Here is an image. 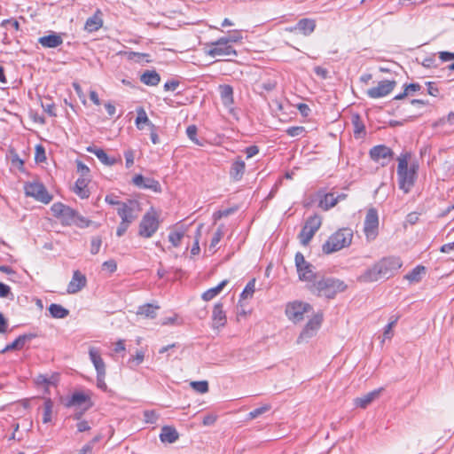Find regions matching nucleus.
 <instances>
[{
	"mask_svg": "<svg viewBox=\"0 0 454 454\" xmlns=\"http://www.w3.org/2000/svg\"><path fill=\"white\" fill-rule=\"evenodd\" d=\"M347 286L343 281L333 278H323L315 280L309 286L311 293L317 296H324L327 299H333L334 296L346 289Z\"/></svg>",
	"mask_w": 454,
	"mask_h": 454,
	"instance_id": "nucleus-1",
	"label": "nucleus"
},
{
	"mask_svg": "<svg viewBox=\"0 0 454 454\" xmlns=\"http://www.w3.org/2000/svg\"><path fill=\"white\" fill-rule=\"evenodd\" d=\"M353 239V231L349 228H341L332 234L322 247V251L330 254L348 247Z\"/></svg>",
	"mask_w": 454,
	"mask_h": 454,
	"instance_id": "nucleus-2",
	"label": "nucleus"
},
{
	"mask_svg": "<svg viewBox=\"0 0 454 454\" xmlns=\"http://www.w3.org/2000/svg\"><path fill=\"white\" fill-rule=\"evenodd\" d=\"M410 158L411 153H403L397 158L398 187L405 193L411 190L417 179V176L408 170V160Z\"/></svg>",
	"mask_w": 454,
	"mask_h": 454,
	"instance_id": "nucleus-3",
	"label": "nucleus"
},
{
	"mask_svg": "<svg viewBox=\"0 0 454 454\" xmlns=\"http://www.w3.org/2000/svg\"><path fill=\"white\" fill-rule=\"evenodd\" d=\"M312 306L301 301H290L286 305L285 313L289 320L299 323L304 319V314L312 311Z\"/></svg>",
	"mask_w": 454,
	"mask_h": 454,
	"instance_id": "nucleus-4",
	"label": "nucleus"
},
{
	"mask_svg": "<svg viewBox=\"0 0 454 454\" xmlns=\"http://www.w3.org/2000/svg\"><path fill=\"white\" fill-rule=\"evenodd\" d=\"M322 224V218L318 215L309 216L298 235L299 240L302 246H307L318 231Z\"/></svg>",
	"mask_w": 454,
	"mask_h": 454,
	"instance_id": "nucleus-5",
	"label": "nucleus"
},
{
	"mask_svg": "<svg viewBox=\"0 0 454 454\" xmlns=\"http://www.w3.org/2000/svg\"><path fill=\"white\" fill-rule=\"evenodd\" d=\"M160 225L157 214L152 210L147 212L139 223L138 234L144 238H151Z\"/></svg>",
	"mask_w": 454,
	"mask_h": 454,
	"instance_id": "nucleus-6",
	"label": "nucleus"
},
{
	"mask_svg": "<svg viewBox=\"0 0 454 454\" xmlns=\"http://www.w3.org/2000/svg\"><path fill=\"white\" fill-rule=\"evenodd\" d=\"M294 261L301 280L311 282L315 279L314 266L305 260L304 255L301 252L295 254Z\"/></svg>",
	"mask_w": 454,
	"mask_h": 454,
	"instance_id": "nucleus-7",
	"label": "nucleus"
},
{
	"mask_svg": "<svg viewBox=\"0 0 454 454\" xmlns=\"http://www.w3.org/2000/svg\"><path fill=\"white\" fill-rule=\"evenodd\" d=\"M206 54L212 58L238 56L235 49L231 44L226 43V41H223V39L221 38L215 42L211 43V47L206 51Z\"/></svg>",
	"mask_w": 454,
	"mask_h": 454,
	"instance_id": "nucleus-8",
	"label": "nucleus"
},
{
	"mask_svg": "<svg viewBox=\"0 0 454 454\" xmlns=\"http://www.w3.org/2000/svg\"><path fill=\"white\" fill-rule=\"evenodd\" d=\"M25 193L28 197L48 204L51 201L52 196L48 192L45 186L41 183H29L25 185Z\"/></svg>",
	"mask_w": 454,
	"mask_h": 454,
	"instance_id": "nucleus-9",
	"label": "nucleus"
},
{
	"mask_svg": "<svg viewBox=\"0 0 454 454\" xmlns=\"http://www.w3.org/2000/svg\"><path fill=\"white\" fill-rule=\"evenodd\" d=\"M51 210L52 212V215L60 219L62 223L65 225H72L74 223V218L76 216V210L73 209L72 207L61 203L57 202L54 203Z\"/></svg>",
	"mask_w": 454,
	"mask_h": 454,
	"instance_id": "nucleus-10",
	"label": "nucleus"
},
{
	"mask_svg": "<svg viewBox=\"0 0 454 454\" xmlns=\"http://www.w3.org/2000/svg\"><path fill=\"white\" fill-rule=\"evenodd\" d=\"M379 215L374 207L367 210L364 223V231L368 239H374L378 234Z\"/></svg>",
	"mask_w": 454,
	"mask_h": 454,
	"instance_id": "nucleus-11",
	"label": "nucleus"
},
{
	"mask_svg": "<svg viewBox=\"0 0 454 454\" xmlns=\"http://www.w3.org/2000/svg\"><path fill=\"white\" fill-rule=\"evenodd\" d=\"M369 154L372 160L376 162L380 161L382 167L387 166L394 156L393 151L384 145L373 146L371 148Z\"/></svg>",
	"mask_w": 454,
	"mask_h": 454,
	"instance_id": "nucleus-12",
	"label": "nucleus"
},
{
	"mask_svg": "<svg viewBox=\"0 0 454 454\" xmlns=\"http://www.w3.org/2000/svg\"><path fill=\"white\" fill-rule=\"evenodd\" d=\"M395 81L383 80L380 81L376 87L371 88L366 94L371 98H380L387 96L395 87Z\"/></svg>",
	"mask_w": 454,
	"mask_h": 454,
	"instance_id": "nucleus-13",
	"label": "nucleus"
},
{
	"mask_svg": "<svg viewBox=\"0 0 454 454\" xmlns=\"http://www.w3.org/2000/svg\"><path fill=\"white\" fill-rule=\"evenodd\" d=\"M132 184L139 189L151 190L154 192H161V185L159 181L152 177H145L141 174H137L133 176Z\"/></svg>",
	"mask_w": 454,
	"mask_h": 454,
	"instance_id": "nucleus-14",
	"label": "nucleus"
},
{
	"mask_svg": "<svg viewBox=\"0 0 454 454\" xmlns=\"http://www.w3.org/2000/svg\"><path fill=\"white\" fill-rule=\"evenodd\" d=\"M138 207V203L136 200H129L123 202L118 208L117 214L123 222H133L137 215L135 214L136 209Z\"/></svg>",
	"mask_w": 454,
	"mask_h": 454,
	"instance_id": "nucleus-15",
	"label": "nucleus"
},
{
	"mask_svg": "<svg viewBox=\"0 0 454 454\" xmlns=\"http://www.w3.org/2000/svg\"><path fill=\"white\" fill-rule=\"evenodd\" d=\"M378 262L382 270V273L385 278H388L389 276L393 275L403 265L401 258L396 256L386 257L381 259Z\"/></svg>",
	"mask_w": 454,
	"mask_h": 454,
	"instance_id": "nucleus-16",
	"label": "nucleus"
},
{
	"mask_svg": "<svg viewBox=\"0 0 454 454\" xmlns=\"http://www.w3.org/2000/svg\"><path fill=\"white\" fill-rule=\"evenodd\" d=\"M323 320V315L321 313L316 314L309 322L300 333L298 340H303L311 338L316 331L319 328Z\"/></svg>",
	"mask_w": 454,
	"mask_h": 454,
	"instance_id": "nucleus-17",
	"label": "nucleus"
},
{
	"mask_svg": "<svg viewBox=\"0 0 454 454\" xmlns=\"http://www.w3.org/2000/svg\"><path fill=\"white\" fill-rule=\"evenodd\" d=\"M82 405H84V411H87L90 407H92V403L90 401V397L82 392L74 393L66 403L67 407L82 406Z\"/></svg>",
	"mask_w": 454,
	"mask_h": 454,
	"instance_id": "nucleus-18",
	"label": "nucleus"
},
{
	"mask_svg": "<svg viewBox=\"0 0 454 454\" xmlns=\"http://www.w3.org/2000/svg\"><path fill=\"white\" fill-rule=\"evenodd\" d=\"M383 391V387H380L378 389H374L360 397H356L354 400V403L356 407L365 409L369 404H371L374 400L380 397L381 392Z\"/></svg>",
	"mask_w": 454,
	"mask_h": 454,
	"instance_id": "nucleus-19",
	"label": "nucleus"
},
{
	"mask_svg": "<svg viewBox=\"0 0 454 454\" xmlns=\"http://www.w3.org/2000/svg\"><path fill=\"white\" fill-rule=\"evenodd\" d=\"M86 277L79 270H75L73 278L67 286L68 294H75L81 291L86 286Z\"/></svg>",
	"mask_w": 454,
	"mask_h": 454,
	"instance_id": "nucleus-20",
	"label": "nucleus"
},
{
	"mask_svg": "<svg viewBox=\"0 0 454 454\" xmlns=\"http://www.w3.org/2000/svg\"><path fill=\"white\" fill-rule=\"evenodd\" d=\"M381 278H385L379 262L373 264L371 268L367 269L360 277L359 280L363 282H374Z\"/></svg>",
	"mask_w": 454,
	"mask_h": 454,
	"instance_id": "nucleus-21",
	"label": "nucleus"
},
{
	"mask_svg": "<svg viewBox=\"0 0 454 454\" xmlns=\"http://www.w3.org/2000/svg\"><path fill=\"white\" fill-rule=\"evenodd\" d=\"M212 321L214 328L223 327L227 322L225 312L223 309V304L220 302L215 304L214 306Z\"/></svg>",
	"mask_w": 454,
	"mask_h": 454,
	"instance_id": "nucleus-22",
	"label": "nucleus"
},
{
	"mask_svg": "<svg viewBox=\"0 0 454 454\" xmlns=\"http://www.w3.org/2000/svg\"><path fill=\"white\" fill-rule=\"evenodd\" d=\"M35 337H36V334H35V333H26V334L20 335L11 344H8L3 349L2 352L5 353L10 350L21 349L27 342L30 341L31 340H33Z\"/></svg>",
	"mask_w": 454,
	"mask_h": 454,
	"instance_id": "nucleus-23",
	"label": "nucleus"
},
{
	"mask_svg": "<svg viewBox=\"0 0 454 454\" xmlns=\"http://www.w3.org/2000/svg\"><path fill=\"white\" fill-rule=\"evenodd\" d=\"M316 26V20L313 19H301L297 22L298 33L304 36H309L315 31Z\"/></svg>",
	"mask_w": 454,
	"mask_h": 454,
	"instance_id": "nucleus-24",
	"label": "nucleus"
},
{
	"mask_svg": "<svg viewBox=\"0 0 454 454\" xmlns=\"http://www.w3.org/2000/svg\"><path fill=\"white\" fill-rule=\"evenodd\" d=\"M38 43L44 48H56L63 43L61 35L51 33L48 35L42 36L38 39Z\"/></svg>",
	"mask_w": 454,
	"mask_h": 454,
	"instance_id": "nucleus-25",
	"label": "nucleus"
},
{
	"mask_svg": "<svg viewBox=\"0 0 454 454\" xmlns=\"http://www.w3.org/2000/svg\"><path fill=\"white\" fill-rule=\"evenodd\" d=\"M89 356L97 373L106 374V364L99 351L95 348H90L89 350Z\"/></svg>",
	"mask_w": 454,
	"mask_h": 454,
	"instance_id": "nucleus-26",
	"label": "nucleus"
},
{
	"mask_svg": "<svg viewBox=\"0 0 454 454\" xmlns=\"http://www.w3.org/2000/svg\"><path fill=\"white\" fill-rule=\"evenodd\" d=\"M219 93L223 105L225 107H230L233 105V88L229 84L219 85Z\"/></svg>",
	"mask_w": 454,
	"mask_h": 454,
	"instance_id": "nucleus-27",
	"label": "nucleus"
},
{
	"mask_svg": "<svg viewBox=\"0 0 454 454\" xmlns=\"http://www.w3.org/2000/svg\"><path fill=\"white\" fill-rule=\"evenodd\" d=\"M103 26L102 12L99 9L90 17L85 23V29L89 32L98 31Z\"/></svg>",
	"mask_w": 454,
	"mask_h": 454,
	"instance_id": "nucleus-28",
	"label": "nucleus"
},
{
	"mask_svg": "<svg viewBox=\"0 0 454 454\" xmlns=\"http://www.w3.org/2000/svg\"><path fill=\"white\" fill-rule=\"evenodd\" d=\"M89 179L84 177H79L73 188L74 192L81 199H87L90 197V191L88 189Z\"/></svg>",
	"mask_w": 454,
	"mask_h": 454,
	"instance_id": "nucleus-29",
	"label": "nucleus"
},
{
	"mask_svg": "<svg viewBox=\"0 0 454 454\" xmlns=\"http://www.w3.org/2000/svg\"><path fill=\"white\" fill-rule=\"evenodd\" d=\"M87 151L95 154L97 158L106 166H113L118 161L115 158H110L103 149L97 146H89Z\"/></svg>",
	"mask_w": 454,
	"mask_h": 454,
	"instance_id": "nucleus-30",
	"label": "nucleus"
},
{
	"mask_svg": "<svg viewBox=\"0 0 454 454\" xmlns=\"http://www.w3.org/2000/svg\"><path fill=\"white\" fill-rule=\"evenodd\" d=\"M434 128H442L439 132L448 133L454 128V113H450L447 118L440 119L433 124Z\"/></svg>",
	"mask_w": 454,
	"mask_h": 454,
	"instance_id": "nucleus-31",
	"label": "nucleus"
},
{
	"mask_svg": "<svg viewBox=\"0 0 454 454\" xmlns=\"http://www.w3.org/2000/svg\"><path fill=\"white\" fill-rule=\"evenodd\" d=\"M178 437V432L175 427L165 426L161 428L160 439L162 442L173 443Z\"/></svg>",
	"mask_w": 454,
	"mask_h": 454,
	"instance_id": "nucleus-32",
	"label": "nucleus"
},
{
	"mask_svg": "<svg viewBox=\"0 0 454 454\" xmlns=\"http://www.w3.org/2000/svg\"><path fill=\"white\" fill-rule=\"evenodd\" d=\"M246 169V164L244 160H242L240 158H239L237 160H235L231 167L230 169V176L235 181H239Z\"/></svg>",
	"mask_w": 454,
	"mask_h": 454,
	"instance_id": "nucleus-33",
	"label": "nucleus"
},
{
	"mask_svg": "<svg viewBox=\"0 0 454 454\" xmlns=\"http://www.w3.org/2000/svg\"><path fill=\"white\" fill-rule=\"evenodd\" d=\"M140 81L148 86H156L160 82V76L155 70H146L140 77Z\"/></svg>",
	"mask_w": 454,
	"mask_h": 454,
	"instance_id": "nucleus-34",
	"label": "nucleus"
},
{
	"mask_svg": "<svg viewBox=\"0 0 454 454\" xmlns=\"http://www.w3.org/2000/svg\"><path fill=\"white\" fill-rule=\"evenodd\" d=\"M337 205V200L335 199L334 192H328L324 194L320 200L318 206L324 210H329L330 208L335 207Z\"/></svg>",
	"mask_w": 454,
	"mask_h": 454,
	"instance_id": "nucleus-35",
	"label": "nucleus"
},
{
	"mask_svg": "<svg viewBox=\"0 0 454 454\" xmlns=\"http://www.w3.org/2000/svg\"><path fill=\"white\" fill-rule=\"evenodd\" d=\"M228 284V280L224 279L222 282H220L216 286L212 287L206 292L202 294L201 298L206 301H211L214 299L216 295H218L222 290L224 288V286Z\"/></svg>",
	"mask_w": 454,
	"mask_h": 454,
	"instance_id": "nucleus-36",
	"label": "nucleus"
},
{
	"mask_svg": "<svg viewBox=\"0 0 454 454\" xmlns=\"http://www.w3.org/2000/svg\"><path fill=\"white\" fill-rule=\"evenodd\" d=\"M353 131L356 137H363L365 135V127L358 114H355L351 118Z\"/></svg>",
	"mask_w": 454,
	"mask_h": 454,
	"instance_id": "nucleus-37",
	"label": "nucleus"
},
{
	"mask_svg": "<svg viewBox=\"0 0 454 454\" xmlns=\"http://www.w3.org/2000/svg\"><path fill=\"white\" fill-rule=\"evenodd\" d=\"M48 310L54 318H65L69 315L68 309L57 303L51 304Z\"/></svg>",
	"mask_w": 454,
	"mask_h": 454,
	"instance_id": "nucleus-38",
	"label": "nucleus"
},
{
	"mask_svg": "<svg viewBox=\"0 0 454 454\" xmlns=\"http://www.w3.org/2000/svg\"><path fill=\"white\" fill-rule=\"evenodd\" d=\"M157 309H159L158 306H154L153 304L147 303V304L138 307L137 313L138 315H143L145 317L153 319V318H155L157 316V313H156Z\"/></svg>",
	"mask_w": 454,
	"mask_h": 454,
	"instance_id": "nucleus-39",
	"label": "nucleus"
},
{
	"mask_svg": "<svg viewBox=\"0 0 454 454\" xmlns=\"http://www.w3.org/2000/svg\"><path fill=\"white\" fill-rule=\"evenodd\" d=\"M426 268L423 265H418L410 273L404 276V278L411 283H418L421 280V275L425 273Z\"/></svg>",
	"mask_w": 454,
	"mask_h": 454,
	"instance_id": "nucleus-40",
	"label": "nucleus"
},
{
	"mask_svg": "<svg viewBox=\"0 0 454 454\" xmlns=\"http://www.w3.org/2000/svg\"><path fill=\"white\" fill-rule=\"evenodd\" d=\"M137 116L136 118L135 123L138 129H144V124L148 125L151 128V124H153L149 118L147 117L146 112L143 107H139L137 110Z\"/></svg>",
	"mask_w": 454,
	"mask_h": 454,
	"instance_id": "nucleus-41",
	"label": "nucleus"
},
{
	"mask_svg": "<svg viewBox=\"0 0 454 454\" xmlns=\"http://www.w3.org/2000/svg\"><path fill=\"white\" fill-rule=\"evenodd\" d=\"M43 423L46 424L51 421L53 402L51 398H46L43 403Z\"/></svg>",
	"mask_w": 454,
	"mask_h": 454,
	"instance_id": "nucleus-42",
	"label": "nucleus"
},
{
	"mask_svg": "<svg viewBox=\"0 0 454 454\" xmlns=\"http://www.w3.org/2000/svg\"><path fill=\"white\" fill-rule=\"evenodd\" d=\"M224 226L223 224L219 225L215 232L214 233L212 239L210 241L209 245V250H213V252H215V247L223 237L224 231H223Z\"/></svg>",
	"mask_w": 454,
	"mask_h": 454,
	"instance_id": "nucleus-43",
	"label": "nucleus"
},
{
	"mask_svg": "<svg viewBox=\"0 0 454 454\" xmlns=\"http://www.w3.org/2000/svg\"><path fill=\"white\" fill-rule=\"evenodd\" d=\"M198 129L195 125H189L186 128V135L195 145L202 146L203 142L197 137Z\"/></svg>",
	"mask_w": 454,
	"mask_h": 454,
	"instance_id": "nucleus-44",
	"label": "nucleus"
},
{
	"mask_svg": "<svg viewBox=\"0 0 454 454\" xmlns=\"http://www.w3.org/2000/svg\"><path fill=\"white\" fill-rule=\"evenodd\" d=\"M421 89V86L419 83H410L406 85L404 88V91L401 94H398L395 97V99H402L406 96L411 95L413 92L418 91Z\"/></svg>",
	"mask_w": 454,
	"mask_h": 454,
	"instance_id": "nucleus-45",
	"label": "nucleus"
},
{
	"mask_svg": "<svg viewBox=\"0 0 454 454\" xmlns=\"http://www.w3.org/2000/svg\"><path fill=\"white\" fill-rule=\"evenodd\" d=\"M255 290V279H251L244 288L243 292L240 294L242 299H247L253 296Z\"/></svg>",
	"mask_w": 454,
	"mask_h": 454,
	"instance_id": "nucleus-46",
	"label": "nucleus"
},
{
	"mask_svg": "<svg viewBox=\"0 0 454 454\" xmlns=\"http://www.w3.org/2000/svg\"><path fill=\"white\" fill-rule=\"evenodd\" d=\"M184 236V231H172L168 235V241L172 244L173 247H177L180 246Z\"/></svg>",
	"mask_w": 454,
	"mask_h": 454,
	"instance_id": "nucleus-47",
	"label": "nucleus"
},
{
	"mask_svg": "<svg viewBox=\"0 0 454 454\" xmlns=\"http://www.w3.org/2000/svg\"><path fill=\"white\" fill-rule=\"evenodd\" d=\"M202 227H203V224H200L196 230L194 244L191 250V253L193 255L198 254L200 251L199 242H200V239L201 237Z\"/></svg>",
	"mask_w": 454,
	"mask_h": 454,
	"instance_id": "nucleus-48",
	"label": "nucleus"
},
{
	"mask_svg": "<svg viewBox=\"0 0 454 454\" xmlns=\"http://www.w3.org/2000/svg\"><path fill=\"white\" fill-rule=\"evenodd\" d=\"M191 387H192V389L200 394H205L208 391V383L206 380L192 381Z\"/></svg>",
	"mask_w": 454,
	"mask_h": 454,
	"instance_id": "nucleus-49",
	"label": "nucleus"
},
{
	"mask_svg": "<svg viewBox=\"0 0 454 454\" xmlns=\"http://www.w3.org/2000/svg\"><path fill=\"white\" fill-rule=\"evenodd\" d=\"M91 223V221L81 215L78 212H76V216L74 218L73 224L76 225L79 228H86L89 227Z\"/></svg>",
	"mask_w": 454,
	"mask_h": 454,
	"instance_id": "nucleus-50",
	"label": "nucleus"
},
{
	"mask_svg": "<svg viewBox=\"0 0 454 454\" xmlns=\"http://www.w3.org/2000/svg\"><path fill=\"white\" fill-rule=\"evenodd\" d=\"M427 94L435 98H437L442 99L443 98V95L441 93L440 90L435 86L434 82H427Z\"/></svg>",
	"mask_w": 454,
	"mask_h": 454,
	"instance_id": "nucleus-51",
	"label": "nucleus"
},
{
	"mask_svg": "<svg viewBox=\"0 0 454 454\" xmlns=\"http://www.w3.org/2000/svg\"><path fill=\"white\" fill-rule=\"evenodd\" d=\"M242 35L240 31L235 30L231 34H230L228 36L221 37V39H223V41H226V43L230 44L231 43H238L242 40Z\"/></svg>",
	"mask_w": 454,
	"mask_h": 454,
	"instance_id": "nucleus-52",
	"label": "nucleus"
},
{
	"mask_svg": "<svg viewBox=\"0 0 454 454\" xmlns=\"http://www.w3.org/2000/svg\"><path fill=\"white\" fill-rule=\"evenodd\" d=\"M43 111L47 113L50 116H56L55 113V105L51 102V99H47V101H42L41 104Z\"/></svg>",
	"mask_w": 454,
	"mask_h": 454,
	"instance_id": "nucleus-53",
	"label": "nucleus"
},
{
	"mask_svg": "<svg viewBox=\"0 0 454 454\" xmlns=\"http://www.w3.org/2000/svg\"><path fill=\"white\" fill-rule=\"evenodd\" d=\"M270 406L269 404H265V405H263L262 407L256 408V409L253 410L252 411H250L248 413V417L251 419H256L259 416H261L262 414H263L266 411H270Z\"/></svg>",
	"mask_w": 454,
	"mask_h": 454,
	"instance_id": "nucleus-54",
	"label": "nucleus"
},
{
	"mask_svg": "<svg viewBox=\"0 0 454 454\" xmlns=\"http://www.w3.org/2000/svg\"><path fill=\"white\" fill-rule=\"evenodd\" d=\"M286 134L290 137H299L305 132V128L302 126H293L289 127L286 130Z\"/></svg>",
	"mask_w": 454,
	"mask_h": 454,
	"instance_id": "nucleus-55",
	"label": "nucleus"
},
{
	"mask_svg": "<svg viewBox=\"0 0 454 454\" xmlns=\"http://www.w3.org/2000/svg\"><path fill=\"white\" fill-rule=\"evenodd\" d=\"M101 244L102 239L100 237H93L90 243V253L92 254H97L99 252Z\"/></svg>",
	"mask_w": 454,
	"mask_h": 454,
	"instance_id": "nucleus-56",
	"label": "nucleus"
},
{
	"mask_svg": "<svg viewBox=\"0 0 454 454\" xmlns=\"http://www.w3.org/2000/svg\"><path fill=\"white\" fill-rule=\"evenodd\" d=\"M13 299V294L12 293L11 287L3 283L0 282V298H9Z\"/></svg>",
	"mask_w": 454,
	"mask_h": 454,
	"instance_id": "nucleus-57",
	"label": "nucleus"
},
{
	"mask_svg": "<svg viewBox=\"0 0 454 454\" xmlns=\"http://www.w3.org/2000/svg\"><path fill=\"white\" fill-rule=\"evenodd\" d=\"M35 160L36 162H43L46 160L45 150L41 145L35 148Z\"/></svg>",
	"mask_w": 454,
	"mask_h": 454,
	"instance_id": "nucleus-58",
	"label": "nucleus"
},
{
	"mask_svg": "<svg viewBox=\"0 0 454 454\" xmlns=\"http://www.w3.org/2000/svg\"><path fill=\"white\" fill-rule=\"evenodd\" d=\"M235 210L233 208H226L223 210H218L214 213L213 218L215 221H218L223 217H227L231 214H232Z\"/></svg>",
	"mask_w": 454,
	"mask_h": 454,
	"instance_id": "nucleus-59",
	"label": "nucleus"
},
{
	"mask_svg": "<svg viewBox=\"0 0 454 454\" xmlns=\"http://www.w3.org/2000/svg\"><path fill=\"white\" fill-rule=\"evenodd\" d=\"M126 160V168H129L134 164L135 153L133 150L129 149L124 152Z\"/></svg>",
	"mask_w": 454,
	"mask_h": 454,
	"instance_id": "nucleus-60",
	"label": "nucleus"
},
{
	"mask_svg": "<svg viewBox=\"0 0 454 454\" xmlns=\"http://www.w3.org/2000/svg\"><path fill=\"white\" fill-rule=\"evenodd\" d=\"M77 172L80 174L81 177L87 178L90 174V168L82 161H77Z\"/></svg>",
	"mask_w": 454,
	"mask_h": 454,
	"instance_id": "nucleus-61",
	"label": "nucleus"
},
{
	"mask_svg": "<svg viewBox=\"0 0 454 454\" xmlns=\"http://www.w3.org/2000/svg\"><path fill=\"white\" fill-rule=\"evenodd\" d=\"M144 417L147 423L153 424L158 420V415L154 411H145L144 412Z\"/></svg>",
	"mask_w": 454,
	"mask_h": 454,
	"instance_id": "nucleus-62",
	"label": "nucleus"
},
{
	"mask_svg": "<svg viewBox=\"0 0 454 454\" xmlns=\"http://www.w3.org/2000/svg\"><path fill=\"white\" fill-rule=\"evenodd\" d=\"M118 197L114 194H108L105 198V201L112 206L120 207L123 202L117 200Z\"/></svg>",
	"mask_w": 454,
	"mask_h": 454,
	"instance_id": "nucleus-63",
	"label": "nucleus"
},
{
	"mask_svg": "<svg viewBox=\"0 0 454 454\" xmlns=\"http://www.w3.org/2000/svg\"><path fill=\"white\" fill-rule=\"evenodd\" d=\"M105 377L106 374L97 373V387L103 391H106L107 389V385L105 381Z\"/></svg>",
	"mask_w": 454,
	"mask_h": 454,
	"instance_id": "nucleus-64",
	"label": "nucleus"
}]
</instances>
